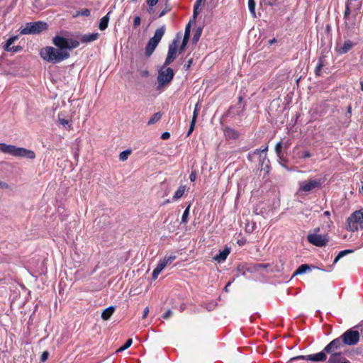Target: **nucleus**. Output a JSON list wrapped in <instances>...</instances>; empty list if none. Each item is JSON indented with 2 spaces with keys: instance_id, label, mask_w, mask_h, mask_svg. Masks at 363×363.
Here are the masks:
<instances>
[{
  "instance_id": "nucleus-1",
  "label": "nucleus",
  "mask_w": 363,
  "mask_h": 363,
  "mask_svg": "<svg viewBox=\"0 0 363 363\" xmlns=\"http://www.w3.org/2000/svg\"><path fill=\"white\" fill-rule=\"evenodd\" d=\"M356 327L350 328L340 337L333 339L325 347L340 350L344 346L356 345L360 340V333L355 330Z\"/></svg>"
},
{
  "instance_id": "nucleus-2",
  "label": "nucleus",
  "mask_w": 363,
  "mask_h": 363,
  "mask_svg": "<svg viewBox=\"0 0 363 363\" xmlns=\"http://www.w3.org/2000/svg\"><path fill=\"white\" fill-rule=\"evenodd\" d=\"M40 55L44 60L52 64L59 63L70 57L68 51L51 46H47L41 49Z\"/></svg>"
},
{
  "instance_id": "nucleus-3",
  "label": "nucleus",
  "mask_w": 363,
  "mask_h": 363,
  "mask_svg": "<svg viewBox=\"0 0 363 363\" xmlns=\"http://www.w3.org/2000/svg\"><path fill=\"white\" fill-rule=\"evenodd\" d=\"M0 151L14 157H26L30 160L35 157V154L33 150L5 143H0Z\"/></svg>"
},
{
  "instance_id": "nucleus-4",
  "label": "nucleus",
  "mask_w": 363,
  "mask_h": 363,
  "mask_svg": "<svg viewBox=\"0 0 363 363\" xmlns=\"http://www.w3.org/2000/svg\"><path fill=\"white\" fill-rule=\"evenodd\" d=\"M48 28L47 23L44 21H35L26 23L25 27L20 30L21 35H37Z\"/></svg>"
},
{
  "instance_id": "nucleus-5",
  "label": "nucleus",
  "mask_w": 363,
  "mask_h": 363,
  "mask_svg": "<svg viewBox=\"0 0 363 363\" xmlns=\"http://www.w3.org/2000/svg\"><path fill=\"white\" fill-rule=\"evenodd\" d=\"M52 44L58 48H62L64 50H71L77 48L79 45V42L77 40L65 38L60 35H55L52 40Z\"/></svg>"
},
{
  "instance_id": "nucleus-6",
  "label": "nucleus",
  "mask_w": 363,
  "mask_h": 363,
  "mask_svg": "<svg viewBox=\"0 0 363 363\" xmlns=\"http://www.w3.org/2000/svg\"><path fill=\"white\" fill-rule=\"evenodd\" d=\"M164 32L165 26H162L155 30L154 36L149 40L145 47V55L147 57H150L154 52L162 38L163 37Z\"/></svg>"
},
{
  "instance_id": "nucleus-7",
  "label": "nucleus",
  "mask_w": 363,
  "mask_h": 363,
  "mask_svg": "<svg viewBox=\"0 0 363 363\" xmlns=\"http://www.w3.org/2000/svg\"><path fill=\"white\" fill-rule=\"evenodd\" d=\"M358 225L363 229V208L354 211L347 219V230L354 232L358 230Z\"/></svg>"
},
{
  "instance_id": "nucleus-8",
  "label": "nucleus",
  "mask_w": 363,
  "mask_h": 363,
  "mask_svg": "<svg viewBox=\"0 0 363 363\" xmlns=\"http://www.w3.org/2000/svg\"><path fill=\"white\" fill-rule=\"evenodd\" d=\"M323 352L325 355H329L328 359H326V363H352L339 350L325 347Z\"/></svg>"
},
{
  "instance_id": "nucleus-9",
  "label": "nucleus",
  "mask_w": 363,
  "mask_h": 363,
  "mask_svg": "<svg viewBox=\"0 0 363 363\" xmlns=\"http://www.w3.org/2000/svg\"><path fill=\"white\" fill-rule=\"evenodd\" d=\"M174 76V70L171 67L167 66H163L158 70L157 82L158 88L164 86L166 84H169Z\"/></svg>"
},
{
  "instance_id": "nucleus-10",
  "label": "nucleus",
  "mask_w": 363,
  "mask_h": 363,
  "mask_svg": "<svg viewBox=\"0 0 363 363\" xmlns=\"http://www.w3.org/2000/svg\"><path fill=\"white\" fill-rule=\"evenodd\" d=\"M180 39V33L177 34V37L169 43L168 52L164 60V66L169 65L177 58V53L179 52L178 44Z\"/></svg>"
},
{
  "instance_id": "nucleus-11",
  "label": "nucleus",
  "mask_w": 363,
  "mask_h": 363,
  "mask_svg": "<svg viewBox=\"0 0 363 363\" xmlns=\"http://www.w3.org/2000/svg\"><path fill=\"white\" fill-rule=\"evenodd\" d=\"M345 20V27L344 31L346 34L345 38L351 37L354 34H357L356 30L358 26V21L357 19V16L353 15L350 18L344 19Z\"/></svg>"
},
{
  "instance_id": "nucleus-12",
  "label": "nucleus",
  "mask_w": 363,
  "mask_h": 363,
  "mask_svg": "<svg viewBox=\"0 0 363 363\" xmlns=\"http://www.w3.org/2000/svg\"><path fill=\"white\" fill-rule=\"evenodd\" d=\"M303 359L307 361H313V362H325L327 359V356L325 355L323 352V350L318 353L308 354V355H299L296 357H294L290 359L289 362H293L295 360Z\"/></svg>"
},
{
  "instance_id": "nucleus-13",
  "label": "nucleus",
  "mask_w": 363,
  "mask_h": 363,
  "mask_svg": "<svg viewBox=\"0 0 363 363\" xmlns=\"http://www.w3.org/2000/svg\"><path fill=\"white\" fill-rule=\"evenodd\" d=\"M323 181L321 179H309L300 183L299 191L309 192L315 189L321 187Z\"/></svg>"
},
{
  "instance_id": "nucleus-14",
  "label": "nucleus",
  "mask_w": 363,
  "mask_h": 363,
  "mask_svg": "<svg viewBox=\"0 0 363 363\" xmlns=\"http://www.w3.org/2000/svg\"><path fill=\"white\" fill-rule=\"evenodd\" d=\"M307 240L310 243L317 247L325 246L328 242L327 235L316 233L309 234L307 236Z\"/></svg>"
},
{
  "instance_id": "nucleus-15",
  "label": "nucleus",
  "mask_w": 363,
  "mask_h": 363,
  "mask_svg": "<svg viewBox=\"0 0 363 363\" xmlns=\"http://www.w3.org/2000/svg\"><path fill=\"white\" fill-rule=\"evenodd\" d=\"M245 111V105L242 106H231L228 110L225 113L224 116L226 117L235 118V116L242 117L244 115Z\"/></svg>"
},
{
  "instance_id": "nucleus-16",
  "label": "nucleus",
  "mask_w": 363,
  "mask_h": 363,
  "mask_svg": "<svg viewBox=\"0 0 363 363\" xmlns=\"http://www.w3.org/2000/svg\"><path fill=\"white\" fill-rule=\"evenodd\" d=\"M355 43H353L352 40H345L343 44H337L335 47V51L339 55H344L347 53L351 49H352Z\"/></svg>"
},
{
  "instance_id": "nucleus-17",
  "label": "nucleus",
  "mask_w": 363,
  "mask_h": 363,
  "mask_svg": "<svg viewBox=\"0 0 363 363\" xmlns=\"http://www.w3.org/2000/svg\"><path fill=\"white\" fill-rule=\"evenodd\" d=\"M193 21H194L193 20H190L189 23L186 26L184 35V38L182 40V43L179 48V54L182 53L184 51V50L187 45V43H188L189 38H190L191 23Z\"/></svg>"
},
{
  "instance_id": "nucleus-18",
  "label": "nucleus",
  "mask_w": 363,
  "mask_h": 363,
  "mask_svg": "<svg viewBox=\"0 0 363 363\" xmlns=\"http://www.w3.org/2000/svg\"><path fill=\"white\" fill-rule=\"evenodd\" d=\"M99 38V33L85 34L80 36L79 40L82 43H88L97 40Z\"/></svg>"
},
{
  "instance_id": "nucleus-19",
  "label": "nucleus",
  "mask_w": 363,
  "mask_h": 363,
  "mask_svg": "<svg viewBox=\"0 0 363 363\" xmlns=\"http://www.w3.org/2000/svg\"><path fill=\"white\" fill-rule=\"evenodd\" d=\"M325 55H321L318 58V62L315 69V74L316 76L319 77L321 75V71L323 67L325 66Z\"/></svg>"
},
{
  "instance_id": "nucleus-20",
  "label": "nucleus",
  "mask_w": 363,
  "mask_h": 363,
  "mask_svg": "<svg viewBox=\"0 0 363 363\" xmlns=\"http://www.w3.org/2000/svg\"><path fill=\"white\" fill-rule=\"evenodd\" d=\"M259 165L261 167V170H264L266 172V174H268L269 172V160L267 157V153L264 154L262 159H260Z\"/></svg>"
},
{
  "instance_id": "nucleus-21",
  "label": "nucleus",
  "mask_w": 363,
  "mask_h": 363,
  "mask_svg": "<svg viewBox=\"0 0 363 363\" xmlns=\"http://www.w3.org/2000/svg\"><path fill=\"white\" fill-rule=\"evenodd\" d=\"M230 254V249L228 247H225L223 251H220L219 254L216 255L214 257V259L217 261L218 262L220 263L222 262H224L228 255Z\"/></svg>"
},
{
  "instance_id": "nucleus-22",
  "label": "nucleus",
  "mask_w": 363,
  "mask_h": 363,
  "mask_svg": "<svg viewBox=\"0 0 363 363\" xmlns=\"http://www.w3.org/2000/svg\"><path fill=\"white\" fill-rule=\"evenodd\" d=\"M224 133L227 138L231 140H235L239 137L238 133L230 127H226L224 129Z\"/></svg>"
},
{
  "instance_id": "nucleus-23",
  "label": "nucleus",
  "mask_w": 363,
  "mask_h": 363,
  "mask_svg": "<svg viewBox=\"0 0 363 363\" xmlns=\"http://www.w3.org/2000/svg\"><path fill=\"white\" fill-rule=\"evenodd\" d=\"M311 267L315 268L314 266H312V265L311 266L307 264H303L300 265L297 268V269L294 272L293 277H295V276H297L299 274H303L306 273L307 271H310Z\"/></svg>"
},
{
  "instance_id": "nucleus-24",
  "label": "nucleus",
  "mask_w": 363,
  "mask_h": 363,
  "mask_svg": "<svg viewBox=\"0 0 363 363\" xmlns=\"http://www.w3.org/2000/svg\"><path fill=\"white\" fill-rule=\"evenodd\" d=\"M115 311V307L111 306L105 308L101 313V318L104 320H108Z\"/></svg>"
},
{
  "instance_id": "nucleus-25",
  "label": "nucleus",
  "mask_w": 363,
  "mask_h": 363,
  "mask_svg": "<svg viewBox=\"0 0 363 363\" xmlns=\"http://www.w3.org/2000/svg\"><path fill=\"white\" fill-rule=\"evenodd\" d=\"M110 13H111V11H109L106 16H104L102 18H101L99 25V28L101 30H104L108 27V22H109Z\"/></svg>"
},
{
  "instance_id": "nucleus-26",
  "label": "nucleus",
  "mask_w": 363,
  "mask_h": 363,
  "mask_svg": "<svg viewBox=\"0 0 363 363\" xmlns=\"http://www.w3.org/2000/svg\"><path fill=\"white\" fill-rule=\"evenodd\" d=\"M162 113L161 112L155 113L147 121V125H152L159 121L162 118Z\"/></svg>"
},
{
  "instance_id": "nucleus-27",
  "label": "nucleus",
  "mask_w": 363,
  "mask_h": 363,
  "mask_svg": "<svg viewBox=\"0 0 363 363\" xmlns=\"http://www.w3.org/2000/svg\"><path fill=\"white\" fill-rule=\"evenodd\" d=\"M354 252V250H342V251H340L338 255L335 257V259H334V262H333V264H336L340 259H341L342 257H343L344 256L348 255V254H350V253H352Z\"/></svg>"
},
{
  "instance_id": "nucleus-28",
  "label": "nucleus",
  "mask_w": 363,
  "mask_h": 363,
  "mask_svg": "<svg viewBox=\"0 0 363 363\" xmlns=\"http://www.w3.org/2000/svg\"><path fill=\"white\" fill-rule=\"evenodd\" d=\"M185 190V186H180L174 193V195L173 196V200L177 201V199H180L184 195Z\"/></svg>"
},
{
  "instance_id": "nucleus-29",
  "label": "nucleus",
  "mask_w": 363,
  "mask_h": 363,
  "mask_svg": "<svg viewBox=\"0 0 363 363\" xmlns=\"http://www.w3.org/2000/svg\"><path fill=\"white\" fill-rule=\"evenodd\" d=\"M202 30H203V28L201 27H198L196 28V30H195V32L194 33L193 38H192V43L194 44L197 43V42L199 41V40L202 34Z\"/></svg>"
},
{
  "instance_id": "nucleus-30",
  "label": "nucleus",
  "mask_w": 363,
  "mask_h": 363,
  "mask_svg": "<svg viewBox=\"0 0 363 363\" xmlns=\"http://www.w3.org/2000/svg\"><path fill=\"white\" fill-rule=\"evenodd\" d=\"M267 150V147H265L263 150L256 149L253 152H251L252 154H254V157L258 156L260 160V159H262V157L264 155V154L266 153Z\"/></svg>"
},
{
  "instance_id": "nucleus-31",
  "label": "nucleus",
  "mask_w": 363,
  "mask_h": 363,
  "mask_svg": "<svg viewBox=\"0 0 363 363\" xmlns=\"http://www.w3.org/2000/svg\"><path fill=\"white\" fill-rule=\"evenodd\" d=\"M203 0H196L194 6V13H193V21H195L198 16V9L200 5L201 4Z\"/></svg>"
},
{
  "instance_id": "nucleus-32",
  "label": "nucleus",
  "mask_w": 363,
  "mask_h": 363,
  "mask_svg": "<svg viewBox=\"0 0 363 363\" xmlns=\"http://www.w3.org/2000/svg\"><path fill=\"white\" fill-rule=\"evenodd\" d=\"M191 203L189 204V206L186 208L184 210L182 217V223H186L188 221V217L189 215V209H190Z\"/></svg>"
},
{
  "instance_id": "nucleus-33",
  "label": "nucleus",
  "mask_w": 363,
  "mask_h": 363,
  "mask_svg": "<svg viewBox=\"0 0 363 363\" xmlns=\"http://www.w3.org/2000/svg\"><path fill=\"white\" fill-rule=\"evenodd\" d=\"M131 150H126L123 152H121L119 155V159L121 161H125L128 159V156L130 155Z\"/></svg>"
},
{
  "instance_id": "nucleus-34",
  "label": "nucleus",
  "mask_w": 363,
  "mask_h": 363,
  "mask_svg": "<svg viewBox=\"0 0 363 363\" xmlns=\"http://www.w3.org/2000/svg\"><path fill=\"white\" fill-rule=\"evenodd\" d=\"M133 343V340L131 338H129L126 340V342H125V344L121 346L117 352H122V351H124L126 349L129 348L131 345Z\"/></svg>"
},
{
  "instance_id": "nucleus-35",
  "label": "nucleus",
  "mask_w": 363,
  "mask_h": 363,
  "mask_svg": "<svg viewBox=\"0 0 363 363\" xmlns=\"http://www.w3.org/2000/svg\"><path fill=\"white\" fill-rule=\"evenodd\" d=\"M275 152L279 158H281L282 154V143L279 142L275 146Z\"/></svg>"
},
{
  "instance_id": "nucleus-36",
  "label": "nucleus",
  "mask_w": 363,
  "mask_h": 363,
  "mask_svg": "<svg viewBox=\"0 0 363 363\" xmlns=\"http://www.w3.org/2000/svg\"><path fill=\"white\" fill-rule=\"evenodd\" d=\"M176 255H172L169 257L165 256L162 260L164 262V263L168 265L170 264L176 259Z\"/></svg>"
},
{
  "instance_id": "nucleus-37",
  "label": "nucleus",
  "mask_w": 363,
  "mask_h": 363,
  "mask_svg": "<svg viewBox=\"0 0 363 363\" xmlns=\"http://www.w3.org/2000/svg\"><path fill=\"white\" fill-rule=\"evenodd\" d=\"M248 7L251 13L255 16V0H248Z\"/></svg>"
},
{
  "instance_id": "nucleus-38",
  "label": "nucleus",
  "mask_w": 363,
  "mask_h": 363,
  "mask_svg": "<svg viewBox=\"0 0 363 363\" xmlns=\"http://www.w3.org/2000/svg\"><path fill=\"white\" fill-rule=\"evenodd\" d=\"M199 111H200V104H199V102H198L195 106L191 120L196 121Z\"/></svg>"
},
{
  "instance_id": "nucleus-39",
  "label": "nucleus",
  "mask_w": 363,
  "mask_h": 363,
  "mask_svg": "<svg viewBox=\"0 0 363 363\" xmlns=\"http://www.w3.org/2000/svg\"><path fill=\"white\" fill-rule=\"evenodd\" d=\"M351 10L348 4L345 5V10L344 12V19L350 18Z\"/></svg>"
},
{
  "instance_id": "nucleus-40",
  "label": "nucleus",
  "mask_w": 363,
  "mask_h": 363,
  "mask_svg": "<svg viewBox=\"0 0 363 363\" xmlns=\"http://www.w3.org/2000/svg\"><path fill=\"white\" fill-rule=\"evenodd\" d=\"M90 10L88 9H83L81 11H78V15H81L83 16H90Z\"/></svg>"
},
{
  "instance_id": "nucleus-41",
  "label": "nucleus",
  "mask_w": 363,
  "mask_h": 363,
  "mask_svg": "<svg viewBox=\"0 0 363 363\" xmlns=\"http://www.w3.org/2000/svg\"><path fill=\"white\" fill-rule=\"evenodd\" d=\"M196 122V121L191 120L189 130L187 132V135H186L187 137L189 136L191 134V133L194 131Z\"/></svg>"
},
{
  "instance_id": "nucleus-42",
  "label": "nucleus",
  "mask_w": 363,
  "mask_h": 363,
  "mask_svg": "<svg viewBox=\"0 0 363 363\" xmlns=\"http://www.w3.org/2000/svg\"><path fill=\"white\" fill-rule=\"evenodd\" d=\"M237 270L239 273H240L242 275H245V272L248 271L247 269H245L244 265L239 264L237 267Z\"/></svg>"
},
{
  "instance_id": "nucleus-43",
  "label": "nucleus",
  "mask_w": 363,
  "mask_h": 363,
  "mask_svg": "<svg viewBox=\"0 0 363 363\" xmlns=\"http://www.w3.org/2000/svg\"><path fill=\"white\" fill-rule=\"evenodd\" d=\"M167 266V264L164 263V262H163L162 259L160 260V262H158L157 267L155 268H157V269H159L160 272L162 271V269Z\"/></svg>"
},
{
  "instance_id": "nucleus-44",
  "label": "nucleus",
  "mask_w": 363,
  "mask_h": 363,
  "mask_svg": "<svg viewBox=\"0 0 363 363\" xmlns=\"http://www.w3.org/2000/svg\"><path fill=\"white\" fill-rule=\"evenodd\" d=\"M141 23V18L140 16H135L133 21V26L135 28H137L140 25Z\"/></svg>"
},
{
  "instance_id": "nucleus-45",
  "label": "nucleus",
  "mask_w": 363,
  "mask_h": 363,
  "mask_svg": "<svg viewBox=\"0 0 363 363\" xmlns=\"http://www.w3.org/2000/svg\"><path fill=\"white\" fill-rule=\"evenodd\" d=\"M18 36H17V35L11 36V37H10V38L6 40V43H7L8 44H9V45H11L13 43H15V41H16V40H18Z\"/></svg>"
},
{
  "instance_id": "nucleus-46",
  "label": "nucleus",
  "mask_w": 363,
  "mask_h": 363,
  "mask_svg": "<svg viewBox=\"0 0 363 363\" xmlns=\"http://www.w3.org/2000/svg\"><path fill=\"white\" fill-rule=\"evenodd\" d=\"M160 272H160L159 269H157V268H155V269L153 270V272H152V279L153 280H155V279L157 278L158 275L160 274Z\"/></svg>"
},
{
  "instance_id": "nucleus-47",
  "label": "nucleus",
  "mask_w": 363,
  "mask_h": 363,
  "mask_svg": "<svg viewBox=\"0 0 363 363\" xmlns=\"http://www.w3.org/2000/svg\"><path fill=\"white\" fill-rule=\"evenodd\" d=\"M48 357H49V352L48 351H44L41 354L40 360L42 362H45L48 359Z\"/></svg>"
},
{
  "instance_id": "nucleus-48",
  "label": "nucleus",
  "mask_w": 363,
  "mask_h": 363,
  "mask_svg": "<svg viewBox=\"0 0 363 363\" xmlns=\"http://www.w3.org/2000/svg\"><path fill=\"white\" fill-rule=\"evenodd\" d=\"M22 50H23V48L20 45L12 46V48H11V52H18L19 51H21Z\"/></svg>"
},
{
  "instance_id": "nucleus-49",
  "label": "nucleus",
  "mask_w": 363,
  "mask_h": 363,
  "mask_svg": "<svg viewBox=\"0 0 363 363\" xmlns=\"http://www.w3.org/2000/svg\"><path fill=\"white\" fill-rule=\"evenodd\" d=\"M170 9H170L169 7H168L167 6H166L165 9H163V10L160 13V14H159V16H158V18H161V17L164 16V15H165L168 11H170Z\"/></svg>"
},
{
  "instance_id": "nucleus-50",
  "label": "nucleus",
  "mask_w": 363,
  "mask_h": 363,
  "mask_svg": "<svg viewBox=\"0 0 363 363\" xmlns=\"http://www.w3.org/2000/svg\"><path fill=\"white\" fill-rule=\"evenodd\" d=\"M157 2L158 0H146V3L150 7H153L157 4Z\"/></svg>"
},
{
  "instance_id": "nucleus-51",
  "label": "nucleus",
  "mask_w": 363,
  "mask_h": 363,
  "mask_svg": "<svg viewBox=\"0 0 363 363\" xmlns=\"http://www.w3.org/2000/svg\"><path fill=\"white\" fill-rule=\"evenodd\" d=\"M172 314V312L170 309L167 310L163 315L162 318L164 319H168Z\"/></svg>"
},
{
  "instance_id": "nucleus-52",
  "label": "nucleus",
  "mask_w": 363,
  "mask_h": 363,
  "mask_svg": "<svg viewBox=\"0 0 363 363\" xmlns=\"http://www.w3.org/2000/svg\"><path fill=\"white\" fill-rule=\"evenodd\" d=\"M170 138V133L169 132H164L162 135L161 138L162 140H167Z\"/></svg>"
},
{
  "instance_id": "nucleus-53",
  "label": "nucleus",
  "mask_w": 363,
  "mask_h": 363,
  "mask_svg": "<svg viewBox=\"0 0 363 363\" xmlns=\"http://www.w3.org/2000/svg\"><path fill=\"white\" fill-rule=\"evenodd\" d=\"M279 162L281 164V166L288 169L286 165H284L283 163V162H286V160L284 158L283 153L281 154V158H279Z\"/></svg>"
},
{
  "instance_id": "nucleus-54",
  "label": "nucleus",
  "mask_w": 363,
  "mask_h": 363,
  "mask_svg": "<svg viewBox=\"0 0 363 363\" xmlns=\"http://www.w3.org/2000/svg\"><path fill=\"white\" fill-rule=\"evenodd\" d=\"M196 174L195 172H191L190 175H189V179L191 180V182H194L196 180Z\"/></svg>"
},
{
  "instance_id": "nucleus-55",
  "label": "nucleus",
  "mask_w": 363,
  "mask_h": 363,
  "mask_svg": "<svg viewBox=\"0 0 363 363\" xmlns=\"http://www.w3.org/2000/svg\"><path fill=\"white\" fill-rule=\"evenodd\" d=\"M311 157V154L308 151H304L301 156L302 158L306 159Z\"/></svg>"
},
{
  "instance_id": "nucleus-56",
  "label": "nucleus",
  "mask_w": 363,
  "mask_h": 363,
  "mask_svg": "<svg viewBox=\"0 0 363 363\" xmlns=\"http://www.w3.org/2000/svg\"><path fill=\"white\" fill-rule=\"evenodd\" d=\"M9 184L7 183L0 181V188L1 189H9Z\"/></svg>"
},
{
  "instance_id": "nucleus-57",
  "label": "nucleus",
  "mask_w": 363,
  "mask_h": 363,
  "mask_svg": "<svg viewBox=\"0 0 363 363\" xmlns=\"http://www.w3.org/2000/svg\"><path fill=\"white\" fill-rule=\"evenodd\" d=\"M4 50L7 52H11V48H12L11 45L6 43V44L4 45Z\"/></svg>"
},
{
  "instance_id": "nucleus-58",
  "label": "nucleus",
  "mask_w": 363,
  "mask_h": 363,
  "mask_svg": "<svg viewBox=\"0 0 363 363\" xmlns=\"http://www.w3.org/2000/svg\"><path fill=\"white\" fill-rule=\"evenodd\" d=\"M192 62H193V60L192 59H190V60H188L187 64L184 65V68L186 69V70H188L189 69V67H191Z\"/></svg>"
},
{
  "instance_id": "nucleus-59",
  "label": "nucleus",
  "mask_w": 363,
  "mask_h": 363,
  "mask_svg": "<svg viewBox=\"0 0 363 363\" xmlns=\"http://www.w3.org/2000/svg\"><path fill=\"white\" fill-rule=\"evenodd\" d=\"M59 121H60V123L62 125H64V126H65L66 125H67V124L69 123V121H68V120H67V119L60 118V119H59Z\"/></svg>"
},
{
  "instance_id": "nucleus-60",
  "label": "nucleus",
  "mask_w": 363,
  "mask_h": 363,
  "mask_svg": "<svg viewBox=\"0 0 363 363\" xmlns=\"http://www.w3.org/2000/svg\"><path fill=\"white\" fill-rule=\"evenodd\" d=\"M149 313V308L147 307H146L144 311H143V316L142 318L144 319L147 317V315H148Z\"/></svg>"
},
{
  "instance_id": "nucleus-61",
  "label": "nucleus",
  "mask_w": 363,
  "mask_h": 363,
  "mask_svg": "<svg viewBox=\"0 0 363 363\" xmlns=\"http://www.w3.org/2000/svg\"><path fill=\"white\" fill-rule=\"evenodd\" d=\"M255 157H254V154H252L251 152L247 155V159L251 162H253Z\"/></svg>"
},
{
  "instance_id": "nucleus-62",
  "label": "nucleus",
  "mask_w": 363,
  "mask_h": 363,
  "mask_svg": "<svg viewBox=\"0 0 363 363\" xmlns=\"http://www.w3.org/2000/svg\"><path fill=\"white\" fill-rule=\"evenodd\" d=\"M149 74V72L147 70H144V71H142L140 72V75L141 77H147Z\"/></svg>"
},
{
  "instance_id": "nucleus-63",
  "label": "nucleus",
  "mask_w": 363,
  "mask_h": 363,
  "mask_svg": "<svg viewBox=\"0 0 363 363\" xmlns=\"http://www.w3.org/2000/svg\"><path fill=\"white\" fill-rule=\"evenodd\" d=\"M347 113L349 115V118H350L351 114H352V106L351 105H349L347 106Z\"/></svg>"
},
{
  "instance_id": "nucleus-64",
  "label": "nucleus",
  "mask_w": 363,
  "mask_h": 363,
  "mask_svg": "<svg viewBox=\"0 0 363 363\" xmlns=\"http://www.w3.org/2000/svg\"><path fill=\"white\" fill-rule=\"evenodd\" d=\"M243 100V97L242 96H239L238 97V106H242V101Z\"/></svg>"
}]
</instances>
